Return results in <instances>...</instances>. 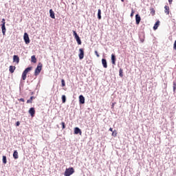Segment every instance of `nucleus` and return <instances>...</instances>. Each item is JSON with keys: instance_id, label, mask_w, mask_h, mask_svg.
I'll return each instance as SVG.
<instances>
[{"instance_id": "f257e3e1", "label": "nucleus", "mask_w": 176, "mask_h": 176, "mask_svg": "<svg viewBox=\"0 0 176 176\" xmlns=\"http://www.w3.org/2000/svg\"><path fill=\"white\" fill-rule=\"evenodd\" d=\"M42 67H43L42 63H39L38 64L36 68L35 69L34 76H38V75H39V74H41V71H42Z\"/></svg>"}, {"instance_id": "f03ea898", "label": "nucleus", "mask_w": 176, "mask_h": 176, "mask_svg": "<svg viewBox=\"0 0 176 176\" xmlns=\"http://www.w3.org/2000/svg\"><path fill=\"white\" fill-rule=\"evenodd\" d=\"M74 173H75V170L74 169V168L72 167V168H66L65 171V176L72 175Z\"/></svg>"}, {"instance_id": "7ed1b4c3", "label": "nucleus", "mask_w": 176, "mask_h": 176, "mask_svg": "<svg viewBox=\"0 0 176 176\" xmlns=\"http://www.w3.org/2000/svg\"><path fill=\"white\" fill-rule=\"evenodd\" d=\"M73 35L78 45H82V41L80 40V37H79V35H78V33H76V31H73Z\"/></svg>"}, {"instance_id": "20e7f679", "label": "nucleus", "mask_w": 176, "mask_h": 176, "mask_svg": "<svg viewBox=\"0 0 176 176\" xmlns=\"http://www.w3.org/2000/svg\"><path fill=\"white\" fill-rule=\"evenodd\" d=\"M23 39L26 45H28V43H30V36H28V34L27 32L24 33Z\"/></svg>"}, {"instance_id": "39448f33", "label": "nucleus", "mask_w": 176, "mask_h": 176, "mask_svg": "<svg viewBox=\"0 0 176 176\" xmlns=\"http://www.w3.org/2000/svg\"><path fill=\"white\" fill-rule=\"evenodd\" d=\"M80 54H78V57L80 60H83V57H85V51L83 49H79Z\"/></svg>"}, {"instance_id": "423d86ee", "label": "nucleus", "mask_w": 176, "mask_h": 176, "mask_svg": "<svg viewBox=\"0 0 176 176\" xmlns=\"http://www.w3.org/2000/svg\"><path fill=\"white\" fill-rule=\"evenodd\" d=\"M135 22H136L137 25H138V24H140V23H141V16L138 14H137L135 15Z\"/></svg>"}, {"instance_id": "0eeeda50", "label": "nucleus", "mask_w": 176, "mask_h": 176, "mask_svg": "<svg viewBox=\"0 0 176 176\" xmlns=\"http://www.w3.org/2000/svg\"><path fill=\"white\" fill-rule=\"evenodd\" d=\"M111 63L113 65H116V56L113 54H111Z\"/></svg>"}, {"instance_id": "6e6552de", "label": "nucleus", "mask_w": 176, "mask_h": 176, "mask_svg": "<svg viewBox=\"0 0 176 176\" xmlns=\"http://www.w3.org/2000/svg\"><path fill=\"white\" fill-rule=\"evenodd\" d=\"M74 134H80V135H82V131L79 127H76L74 129Z\"/></svg>"}, {"instance_id": "1a4fd4ad", "label": "nucleus", "mask_w": 176, "mask_h": 176, "mask_svg": "<svg viewBox=\"0 0 176 176\" xmlns=\"http://www.w3.org/2000/svg\"><path fill=\"white\" fill-rule=\"evenodd\" d=\"M13 61H14V63H20V58H19V56L14 55Z\"/></svg>"}, {"instance_id": "9d476101", "label": "nucleus", "mask_w": 176, "mask_h": 176, "mask_svg": "<svg viewBox=\"0 0 176 176\" xmlns=\"http://www.w3.org/2000/svg\"><path fill=\"white\" fill-rule=\"evenodd\" d=\"M102 66L104 68H108V63H107V59L102 58Z\"/></svg>"}, {"instance_id": "9b49d317", "label": "nucleus", "mask_w": 176, "mask_h": 176, "mask_svg": "<svg viewBox=\"0 0 176 176\" xmlns=\"http://www.w3.org/2000/svg\"><path fill=\"white\" fill-rule=\"evenodd\" d=\"M1 31L3 35H5V34L6 33V27L5 26V23H2L1 25Z\"/></svg>"}, {"instance_id": "f8f14e48", "label": "nucleus", "mask_w": 176, "mask_h": 176, "mask_svg": "<svg viewBox=\"0 0 176 176\" xmlns=\"http://www.w3.org/2000/svg\"><path fill=\"white\" fill-rule=\"evenodd\" d=\"M79 102L80 104H85V96L83 95L79 96Z\"/></svg>"}, {"instance_id": "ddd939ff", "label": "nucleus", "mask_w": 176, "mask_h": 176, "mask_svg": "<svg viewBox=\"0 0 176 176\" xmlns=\"http://www.w3.org/2000/svg\"><path fill=\"white\" fill-rule=\"evenodd\" d=\"M29 113L31 115V116H34L35 115V109L34 107H32L29 110Z\"/></svg>"}, {"instance_id": "4468645a", "label": "nucleus", "mask_w": 176, "mask_h": 176, "mask_svg": "<svg viewBox=\"0 0 176 176\" xmlns=\"http://www.w3.org/2000/svg\"><path fill=\"white\" fill-rule=\"evenodd\" d=\"M50 16L51 19H56V16L54 15V12L52 9L50 10Z\"/></svg>"}, {"instance_id": "2eb2a0df", "label": "nucleus", "mask_w": 176, "mask_h": 176, "mask_svg": "<svg viewBox=\"0 0 176 176\" xmlns=\"http://www.w3.org/2000/svg\"><path fill=\"white\" fill-rule=\"evenodd\" d=\"M164 12L166 13L167 14H170V7L165 6H164Z\"/></svg>"}, {"instance_id": "dca6fc26", "label": "nucleus", "mask_w": 176, "mask_h": 176, "mask_svg": "<svg viewBox=\"0 0 176 176\" xmlns=\"http://www.w3.org/2000/svg\"><path fill=\"white\" fill-rule=\"evenodd\" d=\"M14 159H19V152L17 151H14L13 153Z\"/></svg>"}, {"instance_id": "f3484780", "label": "nucleus", "mask_w": 176, "mask_h": 176, "mask_svg": "<svg viewBox=\"0 0 176 176\" xmlns=\"http://www.w3.org/2000/svg\"><path fill=\"white\" fill-rule=\"evenodd\" d=\"M160 25V21H157L155 23V25H154V26H153V30H156V29L159 28V25Z\"/></svg>"}, {"instance_id": "a211bd4d", "label": "nucleus", "mask_w": 176, "mask_h": 176, "mask_svg": "<svg viewBox=\"0 0 176 176\" xmlns=\"http://www.w3.org/2000/svg\"><path fill=\"white\" fill-rule=\"evenodd\" d=\"M14 69H16V67L14 66H10L9 71L11 74H13L14 72Z\"/></svg>"}, {"instance_id": "6ab92c4d", "label": "nucleus", "mask_w": 176, "mask_h": 176, "mask_svg": "<svg viewBox=\"0 0 176 176\" xmlns=\"http://www.w3.org/2000/svg\"><path fill=\"white\" fill-rule=\"evenodd\" d=\"M27 74L25 72L23 71V74H22V79L23 80H25V79H27Z\"/></svg>"}, {"instance_id": "aec40b11", "label": "nucleus", "mask_w": 176, "mask_h": 176, "mask_svg": "<svg viewBox=\"0 0 176 176\" xmlns=\"http://www.w3.org/2000/svg\"><path fill=\"white\" fill-rule=\"evenodd\" d=\"M35 98L34 96H31L29 100H27V104H32V100Z\"/></svg>"}, {"instance_id": "412c9836", "label": "nucleus", "mask_w": 176, "mask_h": 176, "mask_svg": "<svg viewBox=\"0 0 176 176\" xmlns=\"http://www.w3.org/2000/svg\"><path fill=\"white\" fill-rule=\"evenodd\" d=\"M98 20H101V10L100 9L98 10Z\"/></svg>"}, {"instance_id": "4be33fe9", "label": "nucleus", "mask_w": 176, "mask_h": 176, "mask_svg": "<svg viewBox=\"0 0 176 176\" xmlns=\"http://www.w3.org/2000/svg\"><path fill=\"white\" fill-rule=\"evenodd\" d=\"M31 62L34 63H36V58L35 57L34 55L32 56V57H31Z\"/></svg>"}, {"instance_id": "5701e85b", "label": "nucleus", "mask_w": 176, "mask_h": 176, "mask_svg": "<svg viewBox=\"0 0 176 176\" xmlns=\"http://www.w3.org/2000/svg\"><path fill=\"white\" fill-rule=\"evenodd\" d=\"M66 101H67V97L65 96V95H63L62 96V102L63 104H65V102H66Z\"/></svg>"}, {"instance_id": "b1692460", "label": "nucleus", "mask_w": 176, "mask_h": 176, "mask_svg": "<svg viewBox=\"0 0 176 176\" xmlns=\"http://www.w3.org/2000/svg\"><path fill=\"white\" fill-rule=\"evenodd\" d=\"M32 69V67H29L26 68L23 72L28 74L30 72V71H31Z\"/></svg>"}, {"instance_id": "393cba45", "label": "nucleus", "mask_w": 176, "mask_h": 176, "mask_svg": "<svg viewBox=\"0 0 176 176\" xmlns=\"http://www.w3.org/2000/svg\"><path fill=\"white\" fill-rule=\"evenodd\" d=\"M119 75H120V78H123V69H120Z\"/></svg>"}, {"instance_id": "a878e982", "label": "nucleus", "mask_w": 176, "mask_h": 176, "mask_svg": "<svg viewBox=\"0 0 176 176\" xmlns=\"http://www.w3.org/2000/svg\"><path fill=\"white\" fill-rule=\"evenodd\" d=\"M3 164H6V163H8V162L6 160V156H5V155L3 156Z\"/></svg>"}, {"instance_id": "bb28decb", "label": "nucleus", "mask_w": 176, "mask_h": 176, "mask_svg": "<svg viewBox=\"0 0 176 176\" xmlns=\"http://www.w3.org/2000/svg\"><path fill=\"white\" fill-rule=\"evenodd\" d=\"M61 83H62V87H64L65 86V80H64V79H62Z\"/></svg>"}, {"instance_id": "cd10ccee", "label": "nucleus", "mask_w": 176, "mask_h": 176, "mask_svg": "<svg viewBox=\"0 0 176 176\" xmlns=\"http://www.w3.org/2000/svg\"><path fill=\"white\" fill-rule=\"evenodd\" d=\"M61 125H62V129H63V130H64V129H65V122H61Z\"/></svg>"}, {"instance_id": "c85d7f7f", "label": "nucleus", "mask_w": 176, "mask_h": 176, "mask_svg": "<svg viewBox=\"0 0 176 176\" xmlns=\"http://www.w3.org/2000/svg\"><path fill=\"white\" fill-rule=\"evenodd\" d=\"M117 134H118V133H116V130H115V131H113V133H112L113 137H116Z\"/></svg>"}, {"instance_id": "c756f323", "label": "nucleus", "mask_w": 176, "mask_h": 176, "mask_svg": "<svg viewBox=\"0 0 176 176\" xmlns=\"http://www.w3.org/2000/svg\"><path fill=\"white\" fill-rule=\"evenodd\" d=\"M175 89H176V82L175 81L173 82V91H175Z\"/></svg>"}, {"instance_id": "7c9ffc66", "label": "nucleus", "mask_w": 176, "mask_h": 176, "mask_svg": "<svg viewBox=\"0 0 176 176\" xmlns=\"http://www.w3.org/2000/svg\"><path fill=\"white\" fill-rule=\"evenodd\" d=\"M133 16H134V10L133 9L131 10V17H133Z\"/></svg>"}, {"instance_id": "2f4dec72", "label": "nucleus", "mask_w": 176, "mask_h": 176, "mask_svg": "<svg viewBox=\"0 0 176 176\" xmlns=\"http://www.w3.org/2000/svg\"><path fill=\"white\" fill-rule=\"evenodd\" d=\"M95 54L96 55L97 57H100V54H98V52L95 51Z\"/></svg>"}, {"instance_id": "473e14b6", "label": "nucleus", "mask_w": 176, "mask_h": 176, "mask_svg": "<svg viewBox=\"0 0 176 176\" xmlns=\"http://www.w3.org/2000/svg\"><path fill=\"white\" fill-rule=\"evenodd\" d=\"M1 23H3H3H4V25L6 24V22H5V19H2Z\"/></svg>"}, {"instance_id": "72a5a7b5", "label": "nucleus", "mask_w": 176, "mask_h": 176, "mask_svg": "<svg viewBox=\"0 0 176 176\" xmlns=\"http://www.w3.org/2000/svg\"><path fill=\"white\" fill-rule=\"evenodd\" d=\"M16 126H20V122H16Z\"/></svg>"}, {"instance_id": "f704fd0d", "label": "nucleus", "mask_w": 176, "mask_h": 176, "mask_svg": "<svg viewBox=\"0 0 176 176\" xmlns=\"http://www.w3.org/2000/svg\"><path fill=\"white\" fill-rule=\"evenodd\" d=\"M168 3L170 5H171L173 3V0H168Z\"/></svg>"}, {"instance_id": "c9c22d12", "label": "nucleus", "mask_w": 176, "mask_h": 176, "mask_svg": "<svg viewBox=\"0 0 176 176\" xmlns=\"http://www.w3.org/2000/svg\"><path fill=\"white\" fill-rule=\"evenodd\" d=\"M19 101H22V102H24L25 100H24V98H20Z\"/></svg>"}, {"instance_id": "e433bc0d", "label": "nucleus", "mask_w": 176, "mask_h": 176, "mask_svg": "<svg viewBox=\"0 0 176 176\" xmlns=\"http://www.w3.org/2000/svg\"><path fill=\"white\" fill-rule=\"evenodd\" d=\"M109 131H112V133L113 132V129L112 128H109Z\"/></svg>"}, {"instance_id": "4c0bfd02", "label": "nucleus", "mask_w": 176, "mask_h": 176, "mask_svg": "<svg viewBox=\"0 0 176 176\" xmlns=\"http://www.w3.org/2000/svg\"><path fill=\"white\" fill-rule=\"evenodd\" d=\"M152 12H153V13H155V10H152Z\"/></svg>"}, {"instance_id": "58836bf2", "label": "nucleus", "mask_w": 176, "mask_h": 176, "mask_svg": "<svg viewBox=\"0 0 176 176\" xmlns=\"http://www.w3.org/2000/svg\"><path fill=\"white\" fill-rule=\"evenodd\" d=\"M122 2H124V0H121Z\"/></svg>"}, {"instance_id": "ea45409f", "label": "nucleus", "mask_w": 176, "mask_h": 176, "mask_svg": "<svg viewBox=\"0 0 176 176\" xmlns=\"http://www.w3.org/2000/svg\"><path fill=\"white\" fill-rule=\"evenodd\" d=\"M142 42H144V40H142Z\"/></svg>"}]
</instances>
